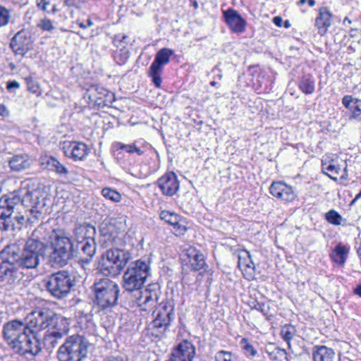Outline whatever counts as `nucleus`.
<instances>
[{
	"mask_svg": "<svg viewBox=\"0 0 361 361\" xmlns=\"http://www.w3.org/2000/svg\"><path fill=\"white\" fill-rule=\"evenodd\" d=\"M225 21L231 30L236 33H242L245 30L246 20L233 8L223 11Z\"/></svg>",
	"mask_w": 361,
	"mask_h": 361,
	"instance_id": "obj_22",
	"label": "nucleus"
},
{
	"mask_svg": "<svg viewBox=\"0 0 361 361\" xmlns=\"http://www.w3.org/2000/svg\"><path fill=\"white\" fill-rule=\"evenodd\" d=\"M10 345V348L20 356L38 355L42 351V345L37 338V334L28 329Z\"/></svg>",
	"mask_w": 361,
	"mask_h": 361,
	"instance_id": "obj_9",
	"label": "nucleus"
},
{
	"mask_svg": "<svg viewBox=\"0 0 361 361\" xmlns=\"http://www.w3.org/2000/svg\"><path fill=\"white\" fill-rule=\"evenodd\" d=\"M47 291L56 299H63L74 286V279L68 270H59L44 277L42 281Z\"/></svg>",
	"mask_w": 361,
	"mask_h": 361,
	"instance_id": "obj_3",
	"label": "nucleus"
},
{
	"mask_svg": "<svg viewBox=\"0 0 361 361\" xmlns=\"http://www.w3.org/2000/svg\"><path fill=\"white\" fill-rule=\"evenodd\" d=\"M333 15L327 7H322L318 11L314 25L320 36H324L332 24Z\"/></svg>",
	"mask_w": 361,
	"mask_h": 361,
	"instance_id": "obj_24",
	"label": "nucleus"
},
{
	"mask_svg": "<svg viewBox=\"0 0 361 361\" xmlns=\"http://www.w3.org/2000/svg\"><path fill=\"white\" fill-rule=\"evenodd\" d=\"M185 255L189 259L190 267L192 270L200 271L206 265L204 255L195 247L187 249Z\"/></svg>",
	"mask_w": 361,
	"mask_h": 361,
	"instance_id": "obj_26",
	"label": "nucleus"
},
{
	"mask_svg": "<svg viewBox=\"0 0 361 361\" xmlns=\"http://www.w3.org/2000/svg\"><path fill=\"white\" fill-rule=\"evenodd\" d=\"M19 87H20L19 82L16 80H13V81L8 82L6 87L8 90H12V89H15V88H18Z\"/></svg>",
	"mask_w": 361,
	"mask_h": 361,
	"instance_id": "obj_56",
	"label": "nucleus"
},
{
	"mask_svg": "<svg viewBox=\"0 0 361 361\" xmlns=\"http://www.w3.org/2000/svg\"><path fill=\"white\" fill-rule=\"evenodd\" d=\"M161 295L160 287L158 283L149 284L143 290H138L134 293L135 301L142 310L152 311L159 305Z\"/></svg>",
	"mask_w": 361,
	"mask_h": 361,
	"instance_id": "obj_12",
	"label": "nucleus"
},
{
	"mask_svg": "<svg viewBox=\"0 0 361 361\" xmlns=\"http://www.w3.org/2000/svg\"><path fill=\"white\" fill-rule=\"evenodd\" d=\"M90 152V149L84 142H72L66 149L65 154L74 161H82L89 154Z\"/></svg>",
	"mask_w": 361,
	"mask_h": 361,
	"instance_id": "obj_25",
	"label": "nucleus"
},
{
	"mask_svg": "<svg viewBox=\"0 0 361 361\" xmlns=\"http://www.w3.org/2000/svg\"><path fill=\"white\" fill-rule=\"evenodd\" d=\"M273 22L276 25L281 27L282 25L283 19L280 16H276L273 18Z\"/></svg>",
	"mask_w": 361,
	"mask_h": 361,
	"instance_id": "obj_59",
	"label": "nucleus"
},
{
	"mask_svg": "<svg viewBox=\"0 0 361 361\" xmlns=\"http://www.w3.org/2000/svg\"><path fill=\"white\" fill-rule=\"evenodd\" d=\"M116 146L118 149L125 150L128 154L136 153L137 155H142L145 149L150 147L148 144H144L142 147L137 146V142L135 141L133 143L130 145H126L122 142H117Z\"/></svg>",
	"mask_w": 361,
	"mask_h": 361,
	"instance_id": "obj_32",
	"label": "nucleus"
},
{
	"mask_svg": "<svg viewBox=\"0 0 361 361\" xmlns=\"http://www.w3.org/2000/svg\"><path fill=\"white\" fill-rule=\"evenodd\" d=\"M106 361H128V360H124L123 357H111V358L107 360Z\"/></svg>",
	"mask_w": 361,
	"mask_h": 361,
	"instance_id": "obj_62",
	"label": "nucleus"
},
{
	"mask_svg": "<svg viewBox=\"0 0 361 361\" xmlns=\"http://www.w3.org/2000/svg\"><path fill=\"white\" fill-rule=\"evenodd\" d=\"M95 295L94 302L101 310L112 307L117 304L118 285L108 278L100 279L93 285Z\"/></svg>",
	"mask_w": 361,
	"mask_h": 361,
	"instance_id": "obj_7",
	"label": "nucleus"
},
{
	"mask_svg": "<svg viewBox=\"0 0 361 361\" xmlns=\"http://www.w3.org/2000/svg\"><path fill=\"white\" fill-rule=\"evenodd\" d=\"M46 164L49 170L55 171L61 176H66L68 173L67 168L52 157L46 159Z\"/></svg>",
	"mask_w": 361,
	"mask_h": 361,
	"instance_id": "obj_33",
	"label": "nucleus"
},
{
	"mask_svg": "<svg viewBox=\"0 0 361 361\" xmlns=\"http://www.w3.org/2000/svg\"><path fill=\"white\" fill-rule=\"evenodd\" d=\"M25 332H29L25 320L13 319L3 326V337L8 346Z\"/></svg>",
	"mask_w": 361,
	"mask_h": 361,
	"instance_id": "obj_17",
	"label": "nucleus"
},
{
	"mask_svg": "<svg viewBox=\"0 0 361 361\" xmlns=\"http://www.w3.org/2000/svg\"><path fill=\"white\" fill-rule=\"evenodd\" d=\"M162 70L150 66L148 71V74L152 78V82L157 87H160L161 84V78L160 73Z\"/></svg>",
	"mask_w": 361,
	"mask_h": 361,
	"instance_id": "obj_41",
	"label": "nucleus"
},
{
	"mask_svg": "<svg viewBox=\"0 0 361 361\" xmlns=\"http://www.w3.org/2000/svg\"><path fill=\"white\" fill-rule=\"evenodd\" d=\"M250 305L251 309L256 310L262 312L264 315L267 314V312L265 310V304L264 303H259L257 300H253Z\"/></svg>",
	"mask_w": 361,
	"mask_h": 361,
	"instance_id": "obj_51",
	"label": "nucleus"
},
{
	"mask_svg": "<svg viewBox=\"0 0 361 361\" xmlns=\"http://www.w3.org/2000/svg\"><path fill=\"white\" fill-rule=\"evenodd\" d=\"M187 231L185 221L180 217V220L178 221V224L173 226V232L177 236L183 235Z\"/></svg>",
	"mask_w": 361,
	"mask_h": 361,
	"instance_id": "obj_45",
	"label": "nucleus"
},
{
	"mask_svg": "<svg viewBox=\"0 0 361 361\" xmlns=\"http://www.w3.org/2000/svg\"><path fill=\"white\" fill-rule=\"evenodd\" d=\"M238 267L245 269L250 268L254 269V263L251 259L250 255L247 250H242L238 256Z\"/></svg>",
	"mask_w": 361,
	"mask_h": 361,
	"instance_id": "obj_34",
	"label": "nucleus"
},
{
	"mask_svg": "<svg viewBox=\"0 0 361 361\" xmlns=\"http://www.w3.org/2000/svg\"><path fill=\"white\" fill-rule=\"evenodd\" d=\"M36 3L37 7L44 11H47V6L50 4L48 0H37Z\"/></svg>",
	"mask_w": 361,
	"mask_h": 361,
	"instance_id": "obj_53",
	"label": "nucleus"
},
{
	"mask_svg": "<svg viewBox=\"0 0 361 361\" xmlns=\"http://www.w3.org/2000/svg\"><path fill=\"white\" fill-rule=\"evenodd\" d=\"M323 171L332 180H337V175L339 174L340 168L330 163H324L322 161Z\"/></svg>",
	"mask_w": 361,
	"mask_h": 361,
	"instance_id": "obj_36",
	"label": "nucleus"
},
{
	"mask_svg": "<svg viewBox=\"0 0 361 361\" xmlns=\"http://www.w3.org/2000/svg\"><path fill=\"white\" fill-rule=\"evenodd\" d=\"M128 38L126 35H116L114 39V43L115 45L118 46L117 43H126V39Z\"/></svg>",
	"mask_w": 361,
	"mask_h": 361,
	"instance_id": "obj_55",
	"label": "nucleus"
},
{
	"mask_svg": "<svg viewBox=\"0 0 361 361\" xmlns=\"http://www.w3.org/2000/svg\"><path fill=\"white\" fill-rule=\"evenodd\" d=\"M15 266L16 263L9 262V256L0 264V286H14L19 281L20 273Z\"/></svg>",
	"mask_w": 361,
	"mask_h": 361,
	"instance_id": "obj_18",
	"label": "nucleus"
},
{
	"mask_svg": "<svg viewBox=\"0 0 361 361\" xmlns=\"http://www.w3.org/2000/svg\"><path fill=\"white\" fill-rule=\"evenodd\" d=\"M130 254L121 249L107 250L101 256L99 269L105 276H116L130 259Z\"/></svg>",
	"mask_w": 361,
	"mask_h": 361,
	"instance_id": "obj_4",
	"label": "nucleus"
},
{
	"mask_svg": "<svg viewBox=\"0 0 361 361\" xmlns=\"http://www.w3.org/2000/svg\"><path fill=\"white\" fill-rule=\"evenodd\" d=\"M0 116H8L9 111L7 109L6 106L4 104H0Z\"/></svg>",
	"mask_w": 361,
	"mask_h": 361,
	"instance_id": "obj_57",
	"label": "nucleus"
},
{
	"mask_svg": "<svg viewBox=\"0 0 361 361\" xmlns=\"http://www.w3.org/2000/svg\"><path fill=\"white\" fill-rule=\"evenodd\" d=\"M314 361H334V351L325 345H316L313 348Z\"/></svg>",
	"mask_w": 361,
	"mask_h": 361,
	"instance_id": "obj_29",
	"label": "nucleus"
},
{
	"mask_svg": "<svg viewBox=\"0 0 361 361\" xmlns=\"http://www.w3.org/2000/svg\"><path fill=\"white\" fill-rule=\"evenodd\" d=\"M68 327L65 319L59 318V329L56 326L46 331L43 338L44 347L51 351L65 335L68 334Z\"/></svg>",
	"mask_w": 361,
	"mask_h": 361,
	"instance_id": "obj_14",
	"label": "nucleus"
},
{
	"mask_svg": "<svg viewBox=\"0 0 361 361\" xmlns=\"http://www.w3.org/2000/svg\"><path fill=\"white\" fill-rule=\"evenodd\" d=\"M355 104L356 106H355L351 115V118H357L360 115H361V102Z\"/></svg>",
	"mask_w": 361,
	"mask_h": 361,
	"instance_id": "obj_52",
	"label": "nucleus"
},
{
	"mask_svg": "<svg viewBox=\"0 0 361 361\" xmlns=\"http://www.w3.org/2000/svg\"><path fill=\"white\" fill-rule=\"evenodd\" d=\"M31 33L25 29L18 32L11 39L10 47L16 54L24 56L32 48Z\"/></svg>",
	"mask_w": 361,
	"mask_h": 361,
	"instance_id": "obj_15",
	"label": "nucleus"
},
{
	"mask_svg": "<svg viewBox=\"0 0 361 361\" xmlns=\"http://www.w3.org/2000/svg\"><path fill=\"white\" fill-rule=\"evenodd\" d=\"M216 361H231L232 354L231 352L221 350L218 352L215 355Z\"/></svg>",
	"mask_w": 361,
	"mask_h": 361,
	"instance_id": "obj_49",
	"label": "nucleus"
},
{
	"mask_svg": "<svg viewBox=\"0 0 361 361\" xmlns=\"http://www.w3.org/2000/svg\"><path fill=\"white\" fill-rule=\"evenodd\" d=\"M90 99L94 100L95 102H97L99 105H100V104H101V102H99V101L97 99V97H95V95H94V94H93V93H91V94H90Z\"/></svg>",
	"mask_w": 361,
	"mask_h": 361,
	"instance_id": "obj_63",
	"label": "nucleus"
},
{
	"mask_svg": "<svg viewBox=\"0 0 361 361\" xmlns=\"http://www.w3.org/2000/svg\"><path fill=\"white\" fill-rule=\"evenodd\" d=\"M32 163V160L27 154H18L10 159L8 165L11 171L20 172L29 169Z\"/></svg>",
	"mask_w": 361,
	"mask_h": 361,
	"instance_id": "obj_27",
	"label": "nucleus"
},
{
	"mask_svg": "<svg viewBox=\"0 0 361 361\" xmlns=\"http://www.w3.org/2000/svg\"><path fill=\"white\" fill-rule=\"evenodd\" d=\"M75 233L78 242L82 244V252L86 255L80 259V262L82 264H89L96 252V243L93 237L95 229L90 225L80 226L75 228Z\"/></svg>",
	"mask_w": 361,
	"mask_h": 361,
	"instance_id": "obj_10",
	"label": "nucleus"
},
{
	"mask_svg": "<svg viewBox=\"0 0 361 361\" xmlns=\"http://www.w3.org/2000/svg\"><path fill=\"white\" fill-rule=\"evenodd\" d=\"M149 264L138 259L130 264L123 276V288L129 292L141 290L149 274Z\"/></svg>",
	"mask_w": 361,
	"mask_h": 361,
	"instance_id": "obj_6",
	"label": "nucleus"
},
{
	"mask_svg": "<svg viewBox=\"0 0 361 361\" xmlns=\"http://www.w3.org/2000/svg\"><path fill=\"white\" fill-rule=\"evenodd\" d=\"M33 217L31 218L28 216L25 218L23 215H20L19 213H16L13 215L12 221L16 225V228H20L22 225H23L26 221L30 222L31 224L34 223Z\"/></svg>",
	"mask_w": 361,
	"mask_h": 361,
	"instance_id": "obj_42",
	"label": "nucleus"
},
{
	"mask_svg": "<svg viewBox=\"0 0 361 361\" xmlns=\"http://www.w3.org/2000/svg\"><path fill=\"white\" fill-rule=\"evenodd\" d=\"M269 192L274 197L287 202L295 197L293 188L282 181L273 182L269 187Z\"/></svg>",
	"mask_w": 361,
	"mask_h": 361,
	"instance_id": "obj_23",
	"label": "nucleus"
},
{
	"mask_svg": "<svg viewBox=\"0 0 361 361\" xmlns=\"http://www.w3.org/2000/svg\"><path fill=\"white\" fill-rule=\"evenodd\" d=\"M354 102L355 104L361 102V99L355 98L353 99L351 95H345L342 99V104L346 109L350 108V103Z\"/></svg>",
	"mask_w": 361,
	"mask_h": 361,
	"instance_id": "obj_50",
	"label": "nucleus"
},
{
	"mask_svg": "<svg viewBox=\"0 0 361 361\" xmlns=\"http://www.w3.org/2000/svg\"><path fill=\"white\" fill-rule=\"evenodd\" d=\"M355 294L359 295L361 297V284L358 285L355 289H354Z\"/></svg>",
	"mask_w": 361,
	"mask_h": 361,
	"instance_id": "obj_61",
	"label": "nucleus"
},
{
	"mask_svg": "<svg viewBox=\"0 0 361 361\" xmlns=\"http://www.w3.org/2000/svg\"><path fill=\"white\" fill-rule=\"evenodd\" d=\"M309 4L310 6L313 7L316 4V1L314 0H300L298 2V5L302 6L305 4Z\"/></svg>",
	"mask_w": 361,
	"mask_h": 361,
	"instance_id": "obj_58",
	"label": "nucleus"
},
{
	"mask_svg": "<svg viewBox=\"0 0 361 361\" xmlns=\"http://www.w3.org/2000/svg\"><path fill=\"white\" fill-rule=\"evenodd\" d=\"M326 220L331 224L339 226L342 224L343 220L341 215H340L336 210L331 209L325 214Z\"/></svg>",
	"mask_w": 361,
	"mask_h": 361,
	"instance_id": "obj_38",
	"label": "nucleus"
},
{
	"mask_svg": "<svg viewBox=\"0 0 361 361\" xmlns=\"http://www.w3.org/2000/svg\"><path fill=\"white\" fill-rule=\"evenodd\" d=\"M46 234V225L40 224L32 233L27 240L20 254L7 247L4 253L9 255V262L16 263V265L23 269H35L39 264V257L44 252L45 241L48 236Z\"/></svg>",
	"mask_w": 361,
	"mask_h": 361,
	"instance_id": "obj_1",
	"label": "nucleus"
},
{
	"mask_svg": "<svg viewBox=\"0 0 361 361\" xmlns=\"http://www.w3.org/2000/svg\"><path fill=\"white\" fill-rule=\"evenodd\" d=\"M269 358L274 361H281L282 358L286 357V351L278 347L271 346L267 349Z\"/></svg>",
	"mask_w": 361,
	"mask_h": 361,
	"instance_id": "obj_35",
	"label": "nucleus"
},
{
	"mask_svg": "<svg viewBox=\"0 0 361 361\" xmlns=\"http://www.w3.org/2000/svg\"><path fill=\"white\" fill-rule=\"evenodd\" d=\"M240 345L247 357H254L257 354V350L252 345L247 342V338H243L240 341Z\"/></svg>",
	"mask_w": 361,
	"mask_h": 361,
	"instance_id": "obj_43",
	"label": "nucleus"
},
{
	"mask_svg": "<svg viewBox=\"0 0 361 361\" xmlns=\"http://www.w3.org/2000/svg\"><path fill=\"white\" fill-rule=\"evenodd\" d=\"M159 216L161 220H164L172 226L174 224H178V221H180L181 217L179 215L169 211H161Z\"/></svg>",
	"mask_w": 361,
	"mask_h": 361,
	"instance_id": "obj_37",
	"label": "nucleus"
},
{
	"mask_svg": "<svg viewBox=\"0 0 361 361\" xmlns=\"http://www.w3.org/2000/svg\"><path fill=\"white\" fill-rule=\"evenodd\" d=\"M102 195L114 202H118L121 201V196L119 192L117 191L112 190L109 188H105L102 190Z\"/></svg>",
	"mask_w": 361,
	"mask_h": 361,
	"instance_id": "obj_40",
	"label": "nucleus"
},
{
	"mask_svg": "<svg viewBox=\"0 0 361 361\" xmlns=\"http://www.w3.org/2000/svg\"><path fill=\"white\" fill-rule=\"evenodd\" d=\"M114 57L117 63L122 65L127 61L129 57V53L126 49H121L120 51L117 53Z\"/></svg>",
	"mask_w": 361,
	"mask_h": 361,
	"instance_id": "obj_47",
	"label": "nucleus"
},
{
	"mask_svg": "<svg viewBox=\"0 0 361 361\" xmlns=\"http://www.w3.org/2000/svg\"><path fill=\"white\" fill-rule=\"evenodd\" d=\"M92 306L90 303H85L75 311L77 323L81 329L92 331L94 329Z\"/></svg>",
	"mask_w": 361,
	"mask_h": 361,
	"instance_id": "obj_20",
	"label": "nucleus"
},
{
	"mask_svg": "<svg viewBox=\"0 0 361 361\" xmlns=\"http://www.w3.org/2000/svg\"><path fill=\"white\" fill-rule=\"evenodd\" d=\"M23 194H21L22 204L24 207L30 208L29 212L33 215L35 219H38L41 214L39 209L44 206L43 200H40L39 190H28L25 188L21 189Z\"/></svg>",
	"mask_w": 361,
	"mask_h": 361,
	"instance_id": "obj_16",
	"label": "nucleus"
},
{
	"mask_svg": "<svg viewBox=\"0 0 361 361\" xmlns=\"http://www.w3.org/2000/svg\"><path fill=\"white\" fill-rule=\"evenodd\" d=\"M162 193L167 196L175 195L179 189L180 185L176 175L173 172L164 174L157 182Z\"/></svg>",
	"mask_w": 361,
	"mask_h": 361,
	"instance_id": "obj_21",
	"label": "nucleus"
},
{
	"mask_svg": "<svg viewBox=\"0 0 361 361\" xmlns=\"http://www.w3.org/2000/svg\"><path fill=\"white\" fill-rule=\"evenodd\" d=\"M80 0H65L64 4L68 7H79L80 5Z\"/></svg>",
	"mask_w": 361,
	"mask_h": 361,
	"instance_id": "obj_54",
	"label": "nucleus"
},
{
	"mask_svg": "<svg viewBox=\"0 0 361 361\" xmlns=\"http://www.w3.org/2000/svg\"><path fill=\"white\" fill-rule=\"evenodd\" d=\"M45 241H50L51 252L48 255L49 264L52 267H62L75 257L77 251L70 236L63 231H56L46 226Z\"/></svg>",
	"mask_w": 361,
	"mask_h": 361,
	"instance_id": "obj_2",
	"label": "nucleus"
},
{
	"mask_svg": "<svg viewBox=\"0 0 361 361\" xmlns=\"http://www.w3.org/2000/svg\"><path fill=\"white\" fill-rule=\"evenodd\" d=\"M56 314L49 309H37L29 313L25 321L30 330L37 333L55 324Z\"/></svg>",
	"mask_w": 361,
	"mask_h": 361,
	"instance_id": "obj_11",
	"label": "nucleus"
},
{
	"mask_svg": "<svg viewBox=\"0 0 361 361\" xmlns=\"http://www.w3.org/2000/svg\"><path fill=\"white\" fill-rule=\"evenodd\" d=\"M361 197V190L360 191V192L355 196V197L353 199V200L352 201V204L354 203L355 201H357L358 199H360Z\"/></svg>",
	"mask_w": 361,
	"mask_h": 361,
	"instance_id": "obj_64",
	"label": "nucleus"
},
{
	"mask_svg": "<svg viewBox=\"0 0 361 361\" xmlns=\"http://www.w3.org/2000/svg\"><path fill=\"white\" fill-rule=\"evenodd\" d=\"M92 25H93V23L90 19H88L87 20V23H81L79 24L80 27H82V28H87V27H91Z\"/></svg>",
	"mask_w": 361,
	"mask_h": 361,
	"instance_id": "obj_60",
	"label": "nucleus"
},
{
	"mask_svg": "<svg viewBox=\"0 0 361 361\" xmlns=\"http://www.w3.org/2000/svg\"><path fill=\"white\" fill-rule=\"evenodd\" d=\"M37 27L44 31H51L54 29V26L51 20L48 18H43L39 20Z\"/></svg>",
	"mask_w": 361,
	"mask_h": 361,
	"instance_id": "obj_48",
	"label": "nucleus"
},
{
	"mask_svg": "<svg viewBox=\"0 0 361 361\" xmlns=\"http://www.w3.org/2000/svg\"><path fill=\"white\" fill-rule=\"evenodd\" d=\"M295 332L296 331L295 327L290 324H288L282 327L281 330V336L284 341L289 343L295 336Z\"/></svg>",
	"mask_w": 361,
	"mask_h": 361,
	"instance_id": "obj_39",
	"label": "nucleus"
},
{
	"mask_svg": "<svg viewBox=\"0 0 361 361\" xmlns=\"http://www.w3.org/2000/svg\"><path fill=\"white\" fill-rule=\"evenodd\" d=\"M350 248L347 245L339 243L336 245L330 254L331 260L340 267H343L347 259Z\"/></svg>",
	"mask_w": 361,
	"mask_h": 361,
	"instance_id": "obj_28",
	"label": "nucleus"
},
{
	"mask_svg": "<svg viewBox=\"0 0 361 361\" xmlns=\"http://www.w3.org/2000/svg\"><path fill=\"white\" fill-rule=\"evenodd\" d=\"M21 194L23 190H17L11 193L6 199L0 201V229L2 231L14 230L15 224L12 221L13 215L20 213L23 206Z\"/></svg>",
	"mask_w": 361,
	"mask_h": 361,
	"instance_id": "obj_8",
	"label": "nucleus"
},
{
	"mask_svg": "<svg viewBox=\"0 0 361 361\" xmlns=\"http://www.w3.org/2000/svg\"><path fill=\"white\" fill-rule=\"evenodd\" d=\"M88 346V342L83 336H70L59 347L57 357L59 361H82L87 357Z\"/></svg>",
	"mask_w": 361,
	"mask_h": 361,
	"instance_id": "obj_5",
	"label": "nucleus"
},
{
	"mask_svg": "<svg viewBox=\"0 0 361 361\" xmlns=\"http://www.w3.org/2000/svg\"><path fill=\"white\" fill-rule=\"evenodd\" d=\"M11 17L10 10L0 5V27L8 25L10 22Z\"/></svg>",
	"mask_w": 361,
	"mask_h": 361,
	"instance_id": "obj_44",
	"label": "nucleus"
},
{
	"mask_svg": "<svg viewBox=\"0 0 361 361\" xmlns=\"http://www.w3.org/2000/svg\"><path fill=\"white\" fill-rule=\"evenodd\" d=\"M195 355V347L187 340L180 342L172 351L166 361H192Z\"/></svg>",
	"mask_w": 361,
	"mask_h": 361,
	"instance_id": "obj_19",
	"label": "nucleus"
},
{
	"mask_svg": "<svg viewBox=\"0 0 361 361\" xmlns=\"http://www.w3.org/2000/svg\"><path fill=\"white\" fill-rule=\"evenodd\" d=\"M154 319L152 325L158 333L163 334L169 328L174 319L173 305L169 301L163 300L159 303V307L154 311Z\"/></svg>",
	"mask_w": 361,
	"mask_h": 361,
	"instance_id": "obj_13",
	"label": "nucleus"
},
{
	"mask_svg": "<svg viewBox=\"0 0 361 361\" xmlns=\"http://www.w3.org/2000/svg\"><path fill=\"white\" fill-rule=\"evenodd\" d=\"M25 81L27 84V88L30 92H32L37 95H39L41 94L38 83L32 78H26Z\"/></svg>",
	"mask_w": 361,
	"mask_h": 361,
	"instance_id": "obj_46",
	"label": "nucleus"
},
{
	"mask_svg": "<svg viewBox=\"0 0 361 361\" xmlns=\"http://www.w3.org/2000/svg\"><path fill=\"white\" fill-rule=\"evenodd\" d=\"M299 89L305 94H311L315 89V80L311 75H303L298 82Z\"/></svg>",
	"mask_w": 361,
	"mask_h": 361,
	"instance_id": "obj_31",
	"label": "nucleus"
},
{
	"mask_svg": "<svg viewBox=\"0 0 361 361\" xmlns=\"http://www.w3.org/2000/svg\"><path fill=\"white\" fill-rule=\"evenodd\" d=\"M173 51L169 48L161 49L155 56L154 61L150 66L162 70L163 66L170 61V56L173 54Z\"/></svg>",
	"mask_w": 361,
	"mask_h": 361,
	"instance_id": "obj_30",
	"label": "nucleus"
}]
</instances>
